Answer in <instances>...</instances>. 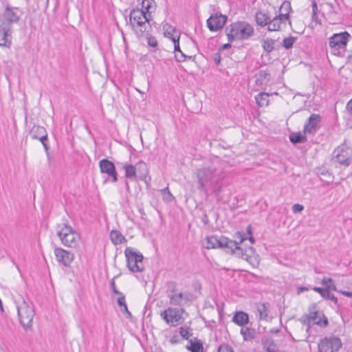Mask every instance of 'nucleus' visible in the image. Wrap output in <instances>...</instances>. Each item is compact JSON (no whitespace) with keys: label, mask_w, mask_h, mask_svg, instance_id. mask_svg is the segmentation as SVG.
Segmentation results:
<instances>
[{"label":"nucleus","mask_w":352,"mask_h":352,"mask_svg":"<svg viewBox=\"0 0 352 352\" xmlns=\"http://www.w3.org/2000/svg\"><path fill=\"white\" fill-rule=\"evenodd\" d=\"M230 47H231V44L230 43H226V44H224L222 46L221 49L225 50V49H228V48H230Z\"/></svg>","instance_id":"nucleus-61"},{"label":"nucleus","mask_w":352,"mask_h":352,"mask_svg":"<svg viewBox=\"0 0 352 352\" xmlns=\"http://www.w3.org/2000/svg\"><path fill=\"white\" fill-rule=\"evenodd\" d=\"M148 45L151 47H155L157 45V41L155 37L148 38Z\"/></svg>","instance_id":"nucleus-49"},{"label":"nucleus","mask_w":352,"mask_h":352,"mask_svg":"<svg viewBox=\"0 0 352 352\" xmlns=\"http://www.w3.org/2000/svg\"><path fill=\"white\" fill-rule=\"evenodd\" d=\"M179 331L180 336L184 339H186V340H188L189 338V337L192 336V333L190 332L188 327H181L179 329Z\"/></svg>","instance_id":"nucleus-40"},{"label":"nucleus","mask_w":352,"mask_h":352,"mask_svg":"<svg viewBox=\"0 0 352 352\" xmlns=\"http://www.w3.org/2000/svg\"><path fill=\"white\" fill-rule=\"evenodd\" d=\"M351 157L352 148L342 144L333 151L331 161L336 167H347L351 163Z\"/></svg>","instance_id":"nucleus-6"},{"label":"nucleus","mask_w":352,"mask_h":352,"mask_svg":"<svg viewBox=\"0 0 352 352\" xmlns=\"http://www.w3.org/2000/svg\"><path fill=\"white\" fill-rule=\"evenodd\" d=\"M296 40V38L293 37V36L285 38L283 41V45L287 50L290 49L292 47Z\"/></svg>","instance_id":"nucleus-39"},{"label":"nucleus","mask_w":352,"mask_h":352,"mask_svg":"<svg viewBox=\"0 0 352 352\" xmlns=\"http://www.w3.org/2000/svg\"><path fill=\"white\" fill-rule=\"evenodd\" d=\"M342 346L340 339L336 336L325 337L318 344L319 352H336Z\"/></svg>","instance_id":"nucleus-11"},{"label":"nucleus","mask_w":352,"mask_h":352,"mask_svg":"<svg viewBox=\"0 0 352 352\" xmlns=\"http://www.w3.org/2000/svg\"><path fill=\"white\" fill-rule=\"evenodd\" d=\"M190 346H187L186 348L190 352H203V344L201 341L195 338L194 340H190Z\"/></svg>","instance_id":"nucleus-25"},{"label":"nucleus","mask_w":352,"mask_h":352,"mask_svg":"<svg viewBox=\"0 0 352 352\" xmlns=\"http://www.w3.org/2000/svg\"><path fill=\"white\" fill-rule=\"evenodd\" d=\"M346 109L350 113V114L352 116V99L348 102L346 104Z\"/></svg>","instance_id":"nucleus-58"},{"label":"nucleus","mask_w":352,"mask_h":352,"mask_svg":"<svg viewBox=\"0 0 352 352\" xmlns=\"http://www.w3.org/2000/svg\"><path fill=\"white\" fill-rule=\"evenodd\" d=\"M125 170V177L129 179L135 177L137 175L136 168L132 164H125L123 166Z\"/></svg>","instance_id":"nucleus-33"},{"label":"nucleus","mask_w":352,"mask_h":352,"mask_svg":"<svg viewBox=\"0 0 352 352\" xmlns=\"http://www.w3.org/2000/svg\"><path fill=\"white\" fill-rule=\"evenodd\" d=\"M322 284L324 286V288H327L329 291L333 290L338 291L336 285L333 284V281L331 278H323L322 280Z\"/></svg>","instance_id":"nucleus-37"},{"label":"nucleus","mask_w":352,"mask_h":352,"mask_svg":"<svg viewBox=\"0 0 352 352\" xmlns=\"http://www.w3.org/2000/svg\"><path fill=\"white\" fill-rule=\"evenodd\" d=\"M270 17L262 12H258L256 14V23L262 27L268 25Z\"/></svg>","instance_id":"nucleus-28"},{"label":"nucleus","mask_w":352,"mask_h":352,"mask_svg":"<svg viewBox=\"0 0 352 352\" xmlns=\"http://www.w3.org/2000/svg\"><path fill=\"white\" fill-rule=\"evenodd\" d=\"M214 62L217 65H219L220 63V61H221V54L219 52H217L216 54H214Z\"/></svg>","instance_id":"nucleus-55"},{"label":"nucleus","mask_w":352,"mask_h":352,"mask_svg":"<svg viewBox=\"0 0 352 352\" xmlns=\"http://www.w3.org/2000/svg\"><path fill=\"white\" fill-rule=\"evenodd\" d=\"M17 314L20 324L25 331L32 330L33 318L35 315L34 309L32 303L22 299L21 302H16Z\"/></svg>","instance_id":"nucleus-3"},{"label":"nucleus","mask_w":352,"mask_h":352,"mask_svg":"<svg viewBox=\"0 0 352 352\" xmlns=\"http://www.w3.org/2000/svg\"><path fill=\"white\" fill-rule=\"evenodd\" d=\"M46 133L44 127L34 125L30 131V135L33 140H37L39 137L42 136Z\"/></svg>","instance_id":"nucleus-27"},{"label":"nucleus","mask_w":352,"mask_h":352,"mask_svg":"<svg viewBox=\"0 0 352 352\" xmlns=\"http://www.w3.org/2000/svg\"><path fill=\"white\" fill-rule=\"evenodd\" d=\"M136 168V173H138V178L140 180L144 179L148 175V168L146 164L143 161H140L135 165Z\"/></svg>","instance_id":"nucleus-24"},{"label":"nucleus","mask_w":352,"mask_h":352,"mask_svg":"<svg viewBox=\"0 0 352 352\" xmlns=\"http://www.w3.org/2000/svg\"><path fill=\"white\" fill-rule=\"evenodd\" d=\"M339 292L341 293L342 294H343L345 296L352 298V292H351L340 290V291H339Z\"/></svg>","instance_id":"nucleus-59"},{"label":"nucleus","mask_w":352,"mask_h":352,"mask_svg":"<svg viewBox=\"0 0 352 352\" xmlns=\"http://www.w3.org/2000/svg\"><path fill=\"white\" fill-rule=\"evenodd\" d=\"M54 254L58 262L65 267L69 266L74 258V254L59 248H55Z\"/></svg>","instance_id":"nucleus-15"},{"label":"nucleus","mask_w":352,"mask_h":352,"mask_svg":"<svg viewBox=\"0 0 352 352\" xmlns=\"http://www.w3.org/2000/svg\"><path fill=\"white\" fill-rule=\"evenodd\" d=\"M240 333L245 341L254 339L256 335L255 329L250 327L242 328Z\"/></svg>","instance_id":"nucleus-29"},{"label":"nucleus","mask_w":352,"mask_h":352,"mask_svg":"<svg viewBox=\"0 0 352 352\" xmlns=\"http://www.w3.org/2000/svg\"><path fill=\"white\" fill-rule=\"evenodd\" d=\"M150 16V14L146 13L143 10L134 9L130 12V23L133 28L136 30L137 33L140 32V34H142L146 31V23H148V17Z\"/></svg>","instance_id":"nucleus-7"},{"label":"nucleus","mask_w":352,"mask_h":352,"mask_svg":"<svg viewBox=\"0 0 352 352\" xmlns=\"http://www.w3.org/2000/svg\"><path fill=\"white\" fill-rule=\"evenodd\" d=\"M10 30L0 25V46L9 48L11 46V39L9 38Z\"/></svg>","instance_id":"nucleus-20"},{"label":"nucleus","mask_w":352,"mask_h":352,"mask_svg":"<svg viewBox=\"0 0 352 352\" xmlns=\"http://www.w3.org/2000/svg\"><path fill=\"white\" fill-rule=\"evenodd\" d=\"M156 5L154 0H142V9L145 11L146 13L149 14L155 10Z\"/></svg>","instance_id":"nucleus-31"},{"label":"nucleus","mask_w":352,"mask_h":352,"mask_svg":"<svg viewBox=\"0 0 352 352\" xmlns=\"http://www.w3.org/2000/svg\"><path fill=\"white\" fill-rule=\"evenodd\" d=\"M161 192L163 195V199L164 201L170 202L174 199V197L170 192L168 187H166L165 188L161 190Z\"/></svg>","instance_id":"nucleus-38"},{"label":"nucleus","mask_w":352,"mask_h":352,"mask_svg":"<svg viewBox=\"0 0 352 352\" xmlns=\"http://www.w3.org/2000/svg\"><path fill=\"white\" fill-rule=\"evenodd\" d=\"M311 6H312V14L316 15V13H318V9L316 0H311Z\"/></svg>","instance_id":"nucleus-51"},{"label":"nucleus","mask_w":352,"mask_h":352,"mask_svg":"<svg viewBox=\"0 0 352 352\" xmlns=\"http://www.w3.org/2000/svg\"><path fill=\"white\" fill-rule=\"evenodd\" d=\"M307 322L309 324H318L321 327H326L328 324L327 318L323 312L320 311H310L307 317Z\"/></svg>","instance_id":"nucleus-17"},{"label":"nucleus","mask_w":352,"mask_h":352,"mask_svg":"<svg viewBox=\"0 0 352 352\" xmlns=\"http://www.w3.org/2000/svg\"><path fill=\"white\" fill-rule=\"evenodd\" d=\"M256 84L259 86L267 85L270 79V74L266 70H261L256 75Z\"/></svg>","instance_id":"nucleus-23"},{"label":"nucleus","mask_w":352,"mask_h":352,"mask_svg":"<svg viewBox=\"0 0 352 352\" xmlns=\"http://www.w3.org/2000/svg\"><path fill=\"white\" fill-rule=\"evenodd\" d=\"M110 239L112 243L115 245H118L126 241V239L121 233L117 230H112L110 233Z\"/></svg>","instance_id":"nucleus-30"},{"label":"nucleus","mask_w":352,"mask_h":352,"mask_svg":"<svg viewBox=\"0 0 352 352\" xmlns=\"http://www.w3.org/2000/svg\"><path fill=\"white\" fill-rule=\"evenodd\" d=\"M246 231H247V234L250 236V235H252V227L251 226H248L246 228Z\"/></svg>","instance_id":"nucleus-60"},{"label":"nucleus","mask_w":352,"mask_h":352,"mask_svg":"<svg viewBox=\"0 0 352 352\" xmlns=\"http://www.w3.org/2000/svg\"><path fill=\"white\" fill-rule=\"evenodd\" d=\"M217 352H234V350L230 345L223 344L219 346Z\"/></svg>","instance_id":"nucleus-44"},{"label":"nucleus","mask_w":352,"mask_h":352,"mask_svg":"<svg viewBox=\"0 0 352 352\" xmlns=\"http://www.w3.org/2000/svg\"><path fill=\"white\" fill-rule=\"evenodd\" d=\"M281 22L276 18L274 17L272 19H270V22L268 23V30L269 31H277L279 30L280 27Z\"/></svg>","instance_id":"nucleus-36"},{"label":"nucleus","mask_w":352,"mask_h":352,"mask_svg":"<svg viewBox=\"0 0 352 352\" xmlns=\"http://www.w3.org/2000/svg\"><path fill=\"white\" fill-rule=\"evenodd\" d=\"M232 322L239 326L243 327L249 322L248 314L243 311H236L232 317Z\"/></svg>","instance_id":"nucleus-22"},{"label":"nucleus","mask_w":352,"mask_h":352,"mask_svg":"<svg viewBox=\"0 0 352 352\" xmlns=\"http://www.w3.org/2000/svg\"><path fill=\"white\" fill-rule=\"evenodd\" d=\"M249 239V241L251 242L252 244L254 243L255 239H254V238L253 237L252 235H250L248 238L246 237V239Z\"/></svg>","instance_id":"nucleus-63"},{"label":"nucleus","mask_w":352,"mask_h":352,"mask_svg":"<svg viewBox=\"0 0 352 352\" xmlns=\"http://www.w3.org/2000/svg\"><path fill=\"white\" fill-rule=\"evenodd\" d=\"M124 254L126 258L127 267L133 272H140L144 270L142 263L143 255L131 248H126Z\"/></svg>","instance_id":"nucleus-10"},{"label":"nucleus","mask_w":352,"mask_h":352,"mask_svg":"<svg viewBox=\"0 0 352 352\" xmlns=\"http://www.w3.org/2000/svg\"><path fill=\"white\" fill-rule=\"evenodd\" d=\"M57 234L64 245L74 249L79 246L80 236L70 226L64 224Z\"/></svg>","instance_id":"nucleus-8"},{"label":"nucleus","mask_w":352,"mask_h":352,"mask_svg":"<svg viewBox=\"0 0 352 352\" xmlns=\"http://www.w3.org/2000/svg\"><path fill=\"white\" fill-rule=\"evenodd\" d=\"M172 41L174 44V51L175 54L176 53H178L181 51L179 47V36H175V37H173Z\"/></svg>","instance_id":"nucleus-43"},{"label":"nucleus","mask_w":352,"mask_h":352,"mask_svg":"<svg viewBox=\"0 0 352 352\" xmlns=\"http://www.w3.org/2000/svg\"><path fill=\"white\" fill-rule=\"evenodd\" d=\"M291 11L292 7L289 1H284L280 8V12H285L289 14Z\"/></svg>","instance_id":"nucleus-42"},{"label":"nucleus","mask_w":352,"mask_h":352,"mask_svg":"<svg viewBox=\"0 0 352 352\" xmlns=\"http://www.w3.org/2000/svg\"><path fill=\"white\" fill-rule=\"evenodd\" d=\"M274 45L275 41L272 38H267L263 41L262 47L267 54L270 53L274 50Z\"/></svg>","instance_id":"nucleus-34"},{"label":"nucleus","mask_w":352,"mask_h":352,"mask_svg":"<svg viewBox=\"0 0 352 352\" xmlns=\"http://www.w3.org/2000/svg\"><path fill=\"white\" fill-rule=\"evenodd\" d=\"M276 17L278 18V19L282 23L289 20V14L285 12H280V14L278 16H276Z\"/></svg>","instance_id":"nucleus-45"},{"label":"nucleus","mask_w":352,"mask_h":352,"mask_svg":"<svg viewBox=\"0 0 352 352\" xmlns=\"http://www.w3.org/2000/svg\"><path fill=\"white\" fill-rule=\"evenodd\" d=\"M164 35L170 38L172 40V38L173 37H175V36H178L177 34H176V31L175 29H171L170 31L168 30V29H166L165 30V32H164Z\"/></svg>","instance_id":"nucleus-48"},{"label":"nucleus","mask_w":352,"mask_h":352,"mask_svg":"<svg viewBox=\"0 0 352 352\" xmlns=\"http://www.w3.org/2000/svg\"><path fill=\"white\" fill-rule=\"evenodd\" d=\"M197 184V189L206 196L210 191L219 195L223 190V181L226 177L225 172L215 164H206L197 168L194 173Z\"/></svg>","instance_id":"nucleus-1"},{"label":"nucleus","mask_w":352,"mask_h":352,"mask_svg":"<svg viewBox=\"0 0 352 352\" xmlns=\"http://www.w3.org/2000/svg\"><path fill=\"white\" fill-rule=\"evenodd\" d=\"M176 289V284L175 282H169L168 283V289L171 292H174Z\"/></svg>","instance_id":"nucleus-52"},{"label":"nucleus","mask_w":352,"mask_h":352,"mask_svg":"<svg viewBox=\"0 0 352 352\" xmlns=\"http://www.w3.org/2000/svg\"><path fill=\"white\" fill-rule=\"evenodd\" d=\"M111 289L113 291V292L116 294H122L121 293H120L117 289H116V284H115V281H114V279H112L111 281Z\"/></svg>","instance_id":"nucleus-53"},{"label":"nucleus","mask_w":352,"mask_h":352,"mask_svg":"<svg viewBox=\"0 0 352 352\" xmlns=\"http://www.w3.org/2000/svg\"><path fill=\"white\" fill-rule=\"evenodd\" d=\"M346 57H347V61H348V63H351V64H352V53H351V54H349V55H347V56H346Z\"/></svg>","instance_id":"nucleus-64"},{"label":"nucleus","mask_w":352,"mask_h":352,"mask_svg":"<svg viewBox=\"0 0 352 352\" xmlns=\"http://www.w3.org/2000/svg\"><path fill=\"white\" fill-rule=\"evenodd\" d=\"M121 311L122 313H126L127 314L128 318H131L132 316L131 312L128 310L127 306L125 305L121 309Z\"/></svg>","instance_id":"nucleus-56"},{"label":"nucleus","mask_w":352,"mask_h":352,"mask_svg":"<svg viewBox=\"0 0 352 352\" xmlns=\"http://www.w3.org/2000/svg\"><path fill=\"white\" fill-rule=\"evenodd\" d=\"M304 209V206L299 204H295L292 206V211L294 213H300Z\"/></svg>","instance_id":"nucleus-47"},{"label":"nucleus","mask_w":352,"mask_h":352,"mask_svg":"<svg viewBox=\"0 0 352 352\" xmlns=\"http://www.w3.org/2000/svg\"><path fill=\"white\" fill-rule=\"evenodd\" d=\"M289 140L293 144L303 143L307 140L306 136L300 132L293 133L289 135Z\"/></svg>","instance_id":"nucleus-32"},{"label":"nucleus","mask_w":352,"mask_h":352,"mask_svg":"<svg viewBox=\"0 0 352 352\" xmlns=\"http://www.w3.org/2000/svg\"><path fill=\"white\" fill-rule=\"evenodd\" d=\"M326 300H331L335 303H337L338 302V298L333 294H331L330 292L329 293V296L326 298Z\"/></svg>","instance_id":"nucleus-57"},{"label":"nucleus","mask_w":352,"mask_h":352,"mask_svg":"<svg viewBox=\"0 0 352 352\" xmlns=\"http://www.w3.org/2000/svg\"><path fill=\"white\" fill-rule=\"evenodd\" d=\"M22 14L23 11L19 8L7 5L3 13L0 16V23L1 26L10 30L13 24L19 21Z\"/></svg>","instance_id":"nucleus-9"},{"label":"nucleus","mask_w":352,"mask_h":352,"mask_svg":"<svg viewBox=\"0 0 352 352\" xmlns=\"http://www.w3.org/2000/svg\"><path fill=\"white\" fill-rule=\"evenodd\" d=\"M99 165L102 173L107 174L110 177H111L113 182L118 181V175L115 165L112 162L107 159H103L100 161Z\"/></svg>","instance_id":"nucleus-16"},{"label":"nucleus","mask_w":352,"mask_h":352,"mask_svg":"<svg viewBox=\"0 0 352 352\" xmlns=\"http://www.w3.org/2000/svg\"><path fill=\"white\" fill-rule=\"evenodd\" d=\"M311 19H312L313 21L318 22V13H316V15L312 14Z\"/></svg>","instance_id":"nucleus-62"},{"label":"nucleus","mask_w":352,"mask_h":352,"mask_svg":"<svg viewBox=\"0 0 352 352\" xmlns=\"http://www.w3.org/2000/svg\"><path fill=\"white\" fill-rule=\"evenodd\" d=\"M175 57L178 62H182L184 61L188 56L180 51L175 54Z\"/></svg>","instance_id":"nucleus-46"},{"label":"nucleus","mask_w":352,"mask_h":352,"mask_svg":"<svg viewBox=\"0 0 352 352\" xmlns=\"http://www.w3.org/2000/svg\"><path fill=\"white\" fill-rule=\"evenodd\" d=\"M268 307L269 304L268 303H263L258 306V311L260 315V318L262 320H265L268 316Z\"/></svg>","instance_id":"nucleus-35"},{"label":"nucleus","mask_w":352,"mask_h":352,"mask_svg":"<svg viewBox=\"0 0 352 352\" xmlns=\"http://www.w3.org/2000/svg\"><path fill=\"white\" fill-rule=\"evenodd\" d=\"M183 309L168 308L161 312L160 316L168 324L176 326L182 322Z\"/></svg>","instance_id":"nucleus-12"},{"label":"nucleus","mask_w":352,"mask_h":352,"mask_svg":"<svg viewBox=\"0 0 352 352\" xmlns=\"http://www.w3.org/2000/svg\"><path fill=\"white\" fill-rule=\"evenodd\" d=\"M270 94L266 92H261L255 96V100L258 106L266 107L269 104Z\"/></svg>","instance_id":"nucleus-26"},{"label":"nucleus","mask_w":352,"mask_h":352,"mask_svg":"<svg viewBox=\"0 0 352 352\" xmlns=\"http://www.w3.org/2000/svg\"><path fill=\"white\" fill-rule=\"evenodd\" d=\"M313 289L315 292L319 293L320 296L324 299H326V298L329 296V291L327 288L314 287Z\"/></svg>","instance_id":"nucleus-41"},{"label":"nucleus","mask_w":352,"mask_h":352,"mask_svg":"<svg viewBox=\"0 0 352 352\" xmlns=\"http://www.w3.org/2000/svg\"><path fill=\"white\" fill-rule=\"evenodd\" d=\"M234 238L236 239H239V241L229 239L226 248L230 250L231 253L234 254L236 256L250 262L252 256L250 254H252L254 252V248L252 247H249L248 248L243 250L239 246L240 243L246 240L245 234L241 232H236L234 234Z\"/></svg>","instance_id":"nucleus-4"},{"label":"nucleus","mask_w":352,"mask_h":352,"mask_svg":"<svg viewBox=\"0 0 352 352\" xmlns=\"http://www.w3.org/2000/svg\"><path fill=\"white\" fill-rule=\"evenodd\" d=\"M230 43L249 39L254 33L252 25L245 21H238L228 25L225 29Z\"/></svg>","instance_id":"nucleus-2"},{"label":"nucleus","mask_w":352,"mask_h":352,"mask_svg":"<svg viewBox=\"0 0 352 352\" xmlns=\"http://www.w3.org/2000/svg\"><path fill=\"white\" fill-rule=\"evenodd\" d=\"M38 139L41 141L42 144H44L45 143H47V140H48L47 133L43 134L42 136L39 137Z\"/></svg>","instance_id":"nucleus-54"},{"label":"nucleus","mask_w":352,"mask_h":352,"mask_svg":"<svg viewBox=\"0 0 352 352\" xmlns=\"http://www.w3.org/2000/svg\"><path fill=\"white\" fill-rule=\"evenodd\" d=\"M261 342L266 352H278L277 344L270 336H264Z\"/></svg>","instance_id":"nucleus-21"},{"label":"nucleus","mask_w":352,"mask_h":352,"mask_svg":"<svg viewBox=\"0 0 352 352\" xmlns=\"http://www.w3.org/2000/svg\"><path fill=\"white\" fill-rule=\"evenodd\" d=\"M229 239L225 236L218 238L216 236H210L206 238L204 247L206 249L227 248Z\"/></svg>","instance_id":"nucleus-14"},{"label":"nucleus","mask_w":352,"mask_h":352,"mask_svg":"<svg viewBox=\"0 0 352 352\" xmlns=\"http://www.w3.org/2000/svg\"><path fill=\"white\" fill-rule=\"evenodd\" d=\"M118 304L121 307H123L124 306L126 305L124 296L121 294V296H120L118 298Z\"/></svg>","instance_id":"nucleus-50"},{"label":"nucleus","mask_w":352,"mask_h":352,"mask_svg":"<svg viewBox=\"0 0 352 352\" xmlns=\"http://www.w3.org/2000/svg\"><path fill=\"white\" fill-rule=\"evenodd\" d=\"M351 36L347 32L333 34L329 38L331 53L338 56H346V47Z\"/></svg>","instance_id":"nucleus-5"},{"label":"nucleus","mask_w":352,"mask_h":352,"mask_svg":"<svg viewBox=\"0 0 352 352\" xmlns=\"http://www.w3.org/2000/svg\"><path fill=\"white\" fill-rule=\"evenodd\" d=\"M227 16L221 14H212L207 20V25L212 32L219 31L224 27Z\"/></svg>","instance_id":"nucleus-13"},{"label":"nucleus","mask_w":352,"mask_h":352,"mask_svg":"<svg viewBox=\"0 0 352 352\" xmlns=\"http://www.w3.org/2000/svg\"><path fill=\"white\" fill-rule=\"evenodd\" d=\"M320 116L318 114L312 113L304 126V133H313L319 129Z\"/></svg>","instance_id":"nucleus-18"},{"label":"nucleus","mask_w":352,"mask_h":352,"mask_svg":"<svg viewBox=\"0 0 352 352\" xmlns=\"http://www.w3.org/2000/svg\"><path fill=\"white\" fill-rule=\"evenodd\" d=\"M170 303L173 305H183L184 302L190 300V294L189 293H175L169 295Z\"/></svg>","instance_id":"nucleus-19"}]
</instances>
